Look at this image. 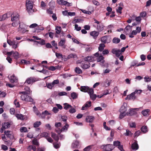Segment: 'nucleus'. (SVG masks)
<instances>
[{"label":"nucleus","instance_id":"obj_1","mask_svg":"<svg viewBox=\"0 0 151 151\" xmlns=\"http://www.w3.org/2000/svg\"><path fill=\"white\" fill-rule=\"evenodd\" d=\"M25 91L20 92L21 93L23 94L21 96V99L22 100H24L25 101L32 102L33 99L29 96H28L27 94H29L31 93V91L30 90L29 88L28 87H26L24 88Z\"/></svg>","mask_w":151,"mask_h":151},{"label":"nucleus","instance_id":"obj_2","mask_svg":"<svg viewBox=\"0 0 151 151\" xmlns=\"http://www.w3.org/2000/svg\"><path fill=\"white\" fill-rule=\"evenodd\" d=\"M94 56L97 57V61L98 62H100L101 65H103L105 61L104 60V58L102 55H100L98 52H96L94 54Z\"/></svg>","mask_w":151,"mask_h":151},{"label":"nucleus","instance_id":"obj_3","mask_svg":"<svg viewBox=\"0 0 151 151\" xmlns=\"http://www.w3.org/2000/svg\"><path fill=\"white\" fill-rule=\"evenodd\" d=\"M26 27L25 25L22 23H19V27L18 28V31L23 33H24L27 30L25 28ZM27 31H28L27 30Z\"/></svg>","mask_w":151,"mask_h":151},{"label":"nucleus","instance_id":"obj_4","mask_svg":"<svg viewBox=\"0 0 151 151\" xmlns=\"http://www.w3.org/2000/svg\"><path fill=\"white\" fill-rule=\"evenodd\" d=\"M7 42L10 45L12 46V48L14 49H16L18 47L19 43L17 42L8 40H7Z\"/></svg>","mask_w":151,"mask_h":151},{"label":"nucleus","instance_id":"obj_5","mask_svg":"<svg viewBox=\"0 0 151 151\" xmlns=\"http://www.w3.org/2000/svg\"><path fill=\"white\" fill-rule=\"evenodd\" d=\"M69 126L68 124L66 123L65 125L62 127L61 129H56V132L58 134H60L62 132L67 131L69 127Z\"/></svg>","mask_w":151,"mask_h":151},{"label":"nucleus","instance_id":"obj_6","mask_svg":"<svg viewBox=\"0 0 151 151\" xmlns=\"http://www.w3.org/2000/svg\"><path fill=\"white\" fill-rule=\"evenodd\" d=\"M10 81L12 83H17L18 81L17 78L15 77L14 74L12 75H9L8 76Z\"/></svg>","mask_w":151,"mask_h":151},{"label":"nucleus","instance_id":"obj_7","mask_svg":"<svg viewBox=\"0 0 151 151\" xmlns=\"http://www.w3.org/2000/svg\"><path fill=\"white\" fill-rule=\"evenodd\" d=\"M37 81V79L33 77H30L28 78L24 84H25L26 83L28 84H32Z\"/></svg>","mask_w":151,"mask_h":151},{"label":"nucleus","instance_id":"obj_8","mask_svg":"<svg viewBox=\"0 0 151 151\" xmlns=\"http://www.w3.org/2000/svg\"><path fill=\"white\" fill-rule=\"evenodd\" d=\"M101 41L104 44L110 43L111 40L110 39H109L107 36H104L101 38Z\"/></svg>","mask_w":151,"mask_h":151},{"label":"nucleus","instance_id":"obj_9","mask_svg":"<svg viewBox=\"0 0 151 151\" xmlns=\"http://www.w3.org/2000/svg\"><path fill=\"white\" fill-rule=\"evenodd\" d=\"M10 16H12V14L10 12L4 14L2 16H0V21L4 20Z\"/></svg>","mask_w":151,"mask_h":151},{"label":"nucleus","instance_id":"obj_10","mask_svg":"<svg viewBox=\"0 0 151 151\" xmlns=\"http://www.w3.org/2000/svg\"><path fill=\"white\" fill-rule=\"evenodd\" d=\"M114 148V145L110 144L106 145L104 147V151H111Z\"/></svg>","mask_w":151,"mask_h":151},{"label":"nucleus","instance_id":"obj_11","mask_svg":"<svg viewBox=\"0 0 151 151\" xmlns=\"http://www.w3.org/2000/svg\"><path fill=\"white\" fill-rule=\"evenodd\" d=\"M33 3L29 0H27L26 2V6L28 10H32L33 8Z\"/></svg>","mask_w":151,"mask_h":151},{"label":"nucleus","instance_id":"obj_12","mask_svg":"<svg viewBox=\"0 0 151 151\" xmlns=\"http://www.w3.org/2000/svg\"><path fill=\"white\" fill-rule=\"evenodd\" d=\"M90 63L88 62L83 61L81 65V67L83 69H86L89 68L90 66Z\"/></svg>","mask_w":151,"mask_h":151},{"label":"nucleus","instance_id":"obj_13","mask_svg":"<svg viewBox=\"0 0 151 151\" xmlns=\"http://www.w3.org/2000/svg\"><path fill=\"white\" fill-rule=\"evenodd\" d=\"M91 101H87L82 107L81 110H86L91 106Z\"/></svg>","mask_w":151,"mask_h":151},{"label":"nucleus","instance_id":"obj_14","mask_svg":"<svg viewBox=\"0 0 151 151\" xmlns=\"http://www.w3.org/2000/svg\"><path fill=\"white\" fill-rule=\"evenodd\" d=\"M57 2L59 4L62 5H67L68 6H70V4H71L63 0H57Z\"/></svg>","mask_w":151,"mask_h":151},{"label":"nucleus","instance_id":"obj_15","mask_svg":"<svg viewBox=\"0 0 151 151\" xmlns=\"http://www.w3.org/2000/svg\"><path fill=\"white\" fill-rule=\"evenodd\" d=\"M19 17V15L18 14L16 13H14L11 18L12 21L17 22L18 21Z\"/></svg>","mask_w":151,"mask_h":151},{"label":"nucleus","instance_id":"obj_16","mask_svg":"<svg viewBox=\"0 0 151 151\" xmlns=\"http://www.w3.org/2000/svg\"><path fill=\"white\" fill-rule=\"evenodd\" d=\"M112 52L115 54L117 57H119L122 54L119 50L116 49H113L112 50Z\"/></svg>","mask_w":151,"mask_h":151},{"label":"nucleus","instance_id":"obj_17","mask_svg":"<svg viewBox=\"0 0 151 151\" xmlns=\"http://www.w3.org/2000/svg\"><path fill=\"white\" fill-rule=\"evenodd\" d=\"M131 147L133 150H136L138 149L139 146L137 141L135 140L134 142L132 144Z\"/></svg>","mask_w":151,"mask_h":151},{"label":"nucleus","instance_id":"obj_18","mask_svg":"<svg viewBox=\"0 0 151 151\" xmlns=\"http://www.w3.org/2000/svg\"><path fill=\"white\" fill-rule=\"evenodd\" d=\"M135 93L134 92L130 94L127 96L125 99H132L134 100L136 99V96H135Z\"/></svg>","mask_w":151,"mask_h":151},{"label":"nucleus","instance_id":"obj_19","mask_svg":"<svg viewBox=\"0 0 151 151\" xmlns=\"http://www.w3.org/2000/svg\"><path fill=\"white\" fill-rule=\"evenodd\" d=\"M127 105L126 103H124L123 104L120 109V112L126 113V111L127 110Z\"/></svg>","mask_w":151,"mask_h":151},{"label":"nucleus","instance_id":"obj_20","mask_svg":"<svg viewBox=\"0 0 151 151\" xmlns=\"http://www.w3.org/2000/svg\"><path fill=\"white\" fill-rule=\"evenodd\" d=\"M99 34V32L96 31H92L90 33V35L93 37V38L95 39H96L97 38Z\"/></svg>","mask_w":151,"mask_h":151},{"label":"nucleus","instance_id":"obj_21","mask_svg":"<svg viewBox=\"0 0 151 151\" xmlns=\"http://www.w3.org/2000/svg\"><path fill=\"white\" fill-rule=\"evenodd\" d=\"M95 58L93 56H87L84 58V60L85 61H88L91 62L93 61H95L96 60Z\"/></svg>","mask_w":151,"mask_h":151},{"label":"nucleus","instance_id":"obj_22","mask_svg":"<svg viewBox=\"0 0 151 151\" xmlns=\"http://www.w3.org/2000/svg\"><path fill=\"white\" fill-rule=\"evenodd\" d=\"M94 119V117L92 116H88L86 117V121L88 122H92Z\"/></svg>","mask_w":151,"mask_h":151},{"label":"nucleus","instance_id":"obj_23","mask_svg":"<svg viewBox=\"0 0 151 151\" xmlns=\"http://www.w3.org/2000/svg\"><path fill=\"white\" fill-rule=\"evenodd\" d=\"M73 58L75 59H76L77 58V56L76 55L74 54H70L67 57V58H65V60H66L68 59H70L71 58Z\"/></svg>","mask_w":151,"mask_h":151},{"label":"nucleus","instance_id":"obj_24","mask_svg":"<svg viewBox=\"0 0 151 151\" xmlns=\"http://www.w3.org/2000/svg\"><path fill=\"white\" fill-rule=\"evenodd\" d=\"M15 116L18 119L23 120L25 119V116L21 114H17Z\"/></svg>","mask_w":151,"mask_h":151},{"label":"nucleus","instance_id":"obj_25","mask_svg":"<svg viewBox=\"0 0 151 151\" xmlns=\"http://www.w3.org/2000/svg\"><path fill=\"white\" fill-rule=\"evenodd\" d=\"M79 142L76 140L74 141L72 144L71 147L73 148H77L79 145Z\"/></svg>","mask_w":151,"mask_h":151},{"label":"nucleus","instance_id":"obj_26","mask_svg":"<svg viewBox=\"0 0 151 151\" xmlns=\"http://www.w3.org/2000/svg\"><path fill=\"white\" fill-rule=\"evenodd\" d=\"M4 134L6 135L7 137L10 138H11L12 137V133L11 131L7 130L6 131H4Z\"/></svg>","mask_w":151,"mask_h":151},{"label":"nucleus","instance_id":"obj_27","mask_svg":"<svg viewBox=\"0 0 151 151\" xmlns=\"http://www.w3.org/2000/svg\"><path fill=\"white\" fill-rule=\"evenodd\" d=\"M89 87L88 86H81L80 89L81 91L86 92H88Z\"/></svg>","mask_w":151,"mask_h":151},{"label":"nucleus","instance_id":"obj_28","mask_svg":"<svg viewBox=\"0 0 151 151\" xmlns=\"http://www.w3.org/2000/svg\"><path fill=\"white\" fill-rule=\"evenodd\" d=\"M40 136L41 137H45V138L50 136V134L46 132H43L40 134Z\"/></svg>","mask_w":151,"mask_h":151},{"label":"nucleus","instance_id":"obj_29","mask_svg":"<svg viewBox=\"0 0 151 151\" xmlns=\"http://www.w3.org/2000/svg\"><path fill=\"white\" fill-rule=\"evenodd\" d=\"M66 42V40L64 39H61L60 41L59 42L58 45L59 46L63 47L64 46Z\"/></svg>","mask_w":151,"mask_h":151},{"label":"nucleus","instance_id":"obj_30","mask_svg":"<svg viewBox=\"0 0 151 151\" xmlns=\"http://www.w3.org/2000/svg\"><path fill=\"white\" fill-rule=\"evenodd\" d=\"M150 111L149 109H146L143 110L142 111V114L144 116H148L149 115V113Z\"/></svg>","mask_w":151,"mask_h":151},{"label":"nucleus","instance_id":"obj_31","mask_svg":"<svg viewBox=\"0 0 151 151\" xmlns=\"http://www.w3.org/2000/svg\"><path fill=\"white\" fill-rule=\"evenodd\" d=\"M52 137L55 140L58 141L59 140V137L55 133L53 132L51 133Z\"/></svg>","mask_w":151,"mask_h":151},{"label":"nucleus","instance_id":"obj_32","mask_svg":"<svg viewBox=\"0 0 151 151\" xmlns=\"http://www.w3.org/2000/svg\"><path fill=\"white\" fill-rule=\"evenodd\" d=\"M10 124L8 122L4 123L2 124V126L4 129H6L10 127Z\"/></svg>","mask_w":151,"mask_h":151},{"label":"nucleus","instance_id":"obj_33","mask_svg":"<svg viewBox=\"0 0 151 151\" xmlns=\"http://www.w3.org/2000/svg\"><path fill=\"white\" fill-rule=\"evenodd\" d=\"M130 109L129 112L127 114V115H132L135 114V112L134 111V110L135 109Z\"/></svg>","mask_w":151,"mask_h":151},{"label":"nucleus","instance_id":"obj_34","mask_svg":"<svg viewBox=\"0 0 151 151\" xmlns=\"http://www.w3.org/2000/svg\"><path fill=\"white\" fill-rule=\"evenodd\" d=\"M105 45L103 43H101L99 44V51L101 52L104 49L105 47Z\"/></svg>","mask_w":151,"mask_h":151},{"label":"nucleus","instance_id":"obj_35","mask_svg":"<svg viewBox=\"0 0 151 151\" xmlns=\"http://www.w3.org/2000/svg\"><path fill=\"white\" fill-rule=\"evenodd\" d=\"M64 105V109L67 110L71 107V106L67 103H65L63 104Z\"/></svg>","mask_w":151,"mask_h":151},{"label":"nucleus","instance_id":"obj_36","mask_svg":"<svg viewBox=\"0 0 151 151\" xmlns=\"http://www.w3.org/2000/svg\"><path fill=\"white\" fill-rule=\"evenodd\" d=\"M27 149L29 150H32L34 151H36L37 150L36 148L35 147L32 145H29L27 147Z\"/></svg>","mask_w":151,"mask_h":151},{"label":"nucleus","instance_id":"obj_37","mask_svg":"<svg viewBox=\"0 0 151 151\" xmlns=\"http://www.w3.org/2000/svg\"><path fill=\"white\" fill-rule=\"evenodd\" d=\"M4 142L5 144L9 146H11L12 144V141L10 140H9L7 141L6 140Z\"/></svg>","mask_w":151,"mask_h":151},{"label":"nucleus","instance_id":"obj_38","mask_svg":"<svg viewBox=\"0 0 151 151\" xmlns=\"http://www.w3.org/2000/svg\"><path fill=\"white\" fill-rule=\"evenodd\" d=\"M78 94L75 92H73L71 94V96L73 99L77 98Z\"/></svg>","mask_w":151,"mask_h":151},{"label":"nucleus","instance_id":"obj_39","mask_svg":"<svg viewBox=\"0 0 151 151\" xmlns=\"http://www.w3.org/2000/svg\"><path fill=\"white\" fill-rule=\"evenodd\" d=\"M120 39L116 37L114 38L112 40V42L113 43L117 44L120 42Z\"/></svg>","mask_w":151,"mask_h":151},{"label":"nucleus","instance_id":"obj_40","mask_svg":"<svg viewBox=\"0 0 151 151\" xmlns=\"http://www.w3.org/2000/svg\"><path fill=\"white\" fill-rule=\"evenodd\" d=\"M137 33L136 30H133L129 35V37L130 38H133L134 37V35H136Z\"/></svg>","mask_w":151,"mask_h":151},{"label":"nucleus","instance_id":"obj_41","mask_svg":"<svg viewBox=\"0 0 151 151\" xmlns=\"http://www.w3.org/2000/svg\"><path fill=\"white\" fill-rule=\"evenodd\" d=\"M126 133L124 134L126 136H131L133 133H132L131 131L128 129H127L126 130Z\"/></svg>","mask_w":151,"mask_h":151},{"label":"nucleus","instance_id":"obj_42","mask_svg":"<svg viewBox=\"0 0 151 151\" xmlns=\"http://www.w3.org/2000/svg\"><path fill=\"white\" fill-rule=\"evenodd\" d=\"M97 28L99 31H101L103 30L104 26L102 25L99 24V25L97 26Z\"/></svg>","mask_w":151,"mask_h":151},{"label":"nucleus","instance_id":"obj_43","mask_svg":"<svg viewBox=\"0 0 151 151\" xmlns=\"http://www.w3.org/2000/svg\"><path fill=\"white\" fill-rule=\"evenodd\" d=\"M41 124L40 121H37L35 122L33 124V126L34 127H37L40 126Z\"/></svg>","mask_w":151,"mask_h":151},{"label":"nucleus","instance_id":"obj_44","mask_svg":"<svg viewBox=\"0 0 151 151\" xmlns=\"http://www.w3.org/2000/svg\"><path fill=\"white\" fill-rule=\"evenodd\" d=\"M20 131L21 132H27L28 131L26 127H22L20 129Z\"/></svg>","mask_w":151,"mask_h":151},{"label":"nucleus","instance_id":"obj_45","mask_svg":"<svg viewBox=\"0 0 151 151\" xmlns=\"http://www.w3.org/2000/svg\"><path fill=\"white\" fill-rule=\"evenodd\" d=\"M75 71L76 73L78 74H81L82 73V70L78 67L76 68L75 69Z\"/></svg>","mask_w":151,"mask_h":151},{"label":"nucleus","instance_id":"obj_46","mask_svg":"<svg viewBox=\"0 0 151 151\" xmlns=\"http://www.w3.org/2000/svg\"><path fill=\"white\" fill-rule=\"evenodd\" d=\"M33 109L34 112L36 114L37 116H39L40 115V113L37 109V108L35 106H34L33 107Z\"/></svg>","mask_w":151,"mask_h":151},{"label":"nucleus","instance_id":"obj_47","mask_svg":"<svg viewBox=\"0 0 151 151\" xmlns=\"http://www.w3.org/2000/svg\"><path fill=\"white\" fill-rule=\"evenodd\" d=\"M141 131L144 133H146L148 131L147 126H143L141 128Z\"/></svg>","mask_w":151,"mask_h":151},{"label":"nucleus","instance_id":"obj_48","mask_svg":"<svg viewBox=\"0 0 151 151\" xmlns=\"http://www.w3.org/2000/svg\"><path fill=\"white\" fill-rule=\"evenodd\" d=\"M145 81L146 82H149L151 81V76H146L144 77Z\"/></svg>","mask_w":151,"mask_h":151},{"label":"nucleus","instance_id":"obj_49","mask_svg":"<svg viewBox=\"0 0 151 151\" xmlns=\"http://www.w3.org/2000/svg\"><path fill=\"white\" fill-rule=\"evenodd\" d=\"M76 111V110L73 107L71 106V107L70 108V109L69 110V112L70 113L73 114L75 113Z\"/></svg>","mask_w":151,"mask_h":151},{"label":"nucleus","instance_id":"obj_50","mask_svg":"<svg viewBox=\"0 0 151 151\" xmlns=\"http://www.w3.org/2000/svg\"><path fill=\"white\" fill-rule=\"evenodd\" d=\"M56 32L57 34H59L61 31V28L60 27H57L55 29Z\"/></svg>","mask_w":151,"mask_h":151},{"label":"nucleus","instance_id":"obj_51","mask_svg":"<svg viewBox=\"0 0 151 151\" xmlns=\"http://www.w3.org/2000/svg\"><path fill=\"white\" fill-rule=\"evenodd\" d=\"M93 145H89L83 149L84 151H89L90 149L91 148Z\"/></svg>","mask_w":151,"mask_h":151},{"label":"nucleus","instance_id":"obj_52","mask_svg":"<svg viewBox=\"0 0 151 151\" xmlns=\"http://www.w3.org/2000/svg\"><path fill=\"white\" fill-rule=\"evenodd\" d=\"M19 53L18 52L13 51V55L15 58H19Z\"/></svg>","mask_w":151,"mask_h":151},{"label":"nucleus","instance_id":"obj_53","mask_svg":"<svg viewBox=\"0 0 151 151\" xmlns=\"http://www.w3.org/2000/svg\"><path fill=\"white\" fill-rule=\"evenodd\" d=\"M89 96L91 99L93 101L95 100L97 97L96 95V94H94L93 93Z\"/></svg>","mask_w":151,"mask_h":151},{"label":"nucleus","instance_id":"obj_54","mask_svg":"<svg viewBox=\"0 0 151 151\" xmlns=\"http://www.w3.org/2000/svg\"><path fill=\"white\" fill-rule=\"evenodd\" d=\"M14 103L16 107H20L19 102V101H17L16 99L14 100Z\"/></svg>","mask_w":151,"mask_h":151},{"label":"nucleus","instance_id":"obj_55","mask_svg":"<svg viewBox=\"0 0 151 151\" xmlns=\"http://www.w3.org/2000/svg\"><path fill=\"white\" fill-rule=\"evenodd\" d=\"M127 114L126 113L120 112V114L119 116V117L120 119H122Z\"/></svg>","mask_w":151,"mask_h":151},{"label":"nucleus","instance_id":"obj_56","mask_svg":"<svg viewBox=\"0 0 151 151\" xmlns=\"http://www.w3.org/2000/svg\"><path fill=\"white\" fill-rule=\"evenodd\" d=\"M46 86L47 88L50 89H52L53 86L52 84V83H47Z\"/></svg>","mask_w":151,"mask_h":151},{"label":"nucleus","instance_id":"obj_57","mask_svg":"<svg viewBox=\"0 0 151 151\" xmlns=\"http://www.w3.org/2000/svg\"><path fill=\"white\" fill-rule=\"evenodd\" d=\"M21 62L22 63H24L26 65H28L30 64V62L29 61H26L24 60H21Z\"/></svg>","mask_w":151,"mask_h":151},{"label":"nucleus","instance_id":"obj_58","mask_svg":"<svg viewBox=\"0 0 151 151\" xmlns=\"http://www.w3.org/2000/svg\"><path fill=\"white\" fill-rule=\"evenodd\" d=\"M32 143L33 144L38 146L39 145V142L37 139H34L32 140Z\"/></svg>","mask_w":151,"mask_h":151},{"label":"nucleus","instance_id":"obj_59","mask_svg":"<svg viewBox=\"0 0 151 151\" xmlns=\"http://www.w3.org/2000/svg\"><path fill=\"white\" fill-rule=\"evenodd\" d=\"M111 71L109 69H106L104 71L103 73L102 74V76H104L105 74L109 73Z\"/></svg>","mask_w":151,"mask_h":151},{"label":"nucleus","instance_id":"obj_60","mask_svg":"<svg viewBox=\"0 0 151 151\" xmlns=\"http://www.w3.org/2000/svg\"><path fill=\"white\" fill-rule=\"evenodd\" d=\"M129 127L131 128H135L136 127V124L134 122H132L129 123Z\"/></svg>","mask_w":151,"mask_h":151},{"label":"nucleus","instance_id":"obj_61","mask_svg":"<svg viewBox=\"0 0 151 151\" xmlns=\"http://www.w3.org/2000/svg\"><path fill=\"white\" fill-rule=\"evenodd\" d=\"M88 93L89 95H90L92 94H93L94 93L93 89L92 88H89V89L88 90Z\"/></svg>","mask_w":151,"mask_h":151},{"label":"nucleus","instance_id":"obj_62","mask_svg":"<svg viewBox=\"0 0 151 151\" xmlns=\"http://www.w3.org/2000/svg\"><path fill=\"white\" fill-rule=\"evenodd\" d=\"M55 55L58 58H63V55L62 54L58 53H55Z\"/></svg>","mask_w":151,"mask_h":151},{"label":"nucleus","instance_id":"obj_63","mask_svg":"<svg viewBox=\"0 0 151 151\" xmlns=\"http://www.w3.org/2000/svg\"><path fill=\"white\" fill-rule=\"evenodd\" d=\"M122 7L120 6L118 7V9H116V11L117 13H119L120 14H121L122 13Z\"/></svg>","mask_w":151,"mask_h":151},{"label":"nucleus","instance_id":"obj_64","mask_svg":"<svg viewBox=\"0 0 151 151\" xmlns=\"http://www.w3.org/2000/svg\"><path fill=\"white\" fill-rule=\"evenodd\" d=\"M113 143V145L117 146L118 147L120 145V142L118 141H114Z\"/></svg>","mask_w":151,"mask_h":151}]
</instances>
